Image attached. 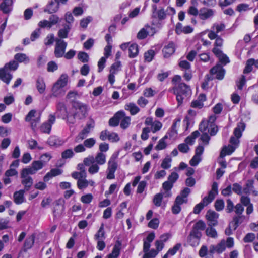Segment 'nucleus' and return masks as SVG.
Wrapping results in <instances>:
<instances>
[{"label": "nucleus", "mask_w": 258, "mask_h": 258, "mask_svg": "<svg viewBox=\"0 0 258 258\" xmlns=\"http://www.w3.org/2000/svg\"><path fill=\"white\" fill-rule=\"evenodd\" d=\"M62 171L61 169L58 168L52 169L49 172H48L44 177L43 180L44 182H47L53 177L60 175Z\"/></svg>", "instance_id": "a878e982"}, {"label": "nucleus", "mask_w": 258, "mask_h": 258, "mask_svg": "<svg viewBox=\"0 0 258 258\" xmlns=\"http://www.w3.org/2000/svg\"><path fill=\"white\" fill-rule=\"evenodd\" d=\"M214 14L213 10L203 8L200 10L199 16L202 20H206L212 17Z\"/></svg>", "instance_id": "5701e85b"}, {"label": "nucleus", "mask_w": 258, "mask_h": 258, "mask_svg": "<svg viewBox=\"0 0 258 258\" xmlns=\"http://www.w3.org/2000/svg\"><path fill=\"white\" fill-rule=\"evenodd\" d=\"M14 59L17 62L24 63L27 64L30 61V59L26 54L22 53H18L15 55Z\"/></svg>", "instance_id": "c756f323"}, {"label": "nucleus", "mask_w": 258, "mask_h": 258, "mask_svg": "<svg viewBox=\"0 0 258 258\" xmlns=\"http://www.w3.org/2000/svg\"><path fill=\"white\" fill-rule=\"evenodd\" d=\"M153 123L150 130L153 133L159 131L162 127V123L158 120H154V122Z\"/></svg>", "instance_id": "603ef678"}, {"label": "nucleus", "mask_w": 258, "mask_h": 258, "mask_svg": "<svg viewBox=\"0 0 258 258\" xmlns=\"http://www.w3.org/2000/svg\"><path fill=\"white\" fill-rule=\"evenodd\" d=\"M73 108L75 109L74 117L79 119L85 117L88 109V106L86 104L76 101L73 104Z\"/></svg>", "instance_id": "39448f33"}, {"label": "nucleus", "mask_w": 258, "mask_h": 258, "mask_svg": "<svg viewBox=\"0 0 258 258\" xmlns=\"http://www.w3.org/2000/svg\"><path fill=\"white\" fill-rule=\"evenodd\" d=\"M124 116V112L118 111L114 116L109 120V125L110 126L115 127L118 125L120 120Z\"/></svg>", "instance_id": "aec40b11"}, {"label": "nucleus", "mask_w": 258, "mask_h": 258, "mask_svg": "<svg viewBox=\"0 0 258 258\" xmlns=\"http://www.w3.org/2000/svg\"><path fill=\"white\" fill-rule=\"evenodd\" d=\"M34 239L35 236L33 235L28 237L25 241L24 247L27 249L30 248L34 244Z\"/></svg>", "instance_id": "3c124183"}, {"label": "nucleus", "mask_w": 258, "mask_h": 258, "mask_svg": "<svg viewBox=\"0 0 258 258\" xmlns=\"http://www.w3.org/2000/svg\"><path fill=\"white\" fill-rule=\"evenodd\" d=\"M235 146L229 145L228 146L224 147L220 153V157H223L226 155L231 154L236 149Z\"/></svg>", "instance_id": "72a5a7b5"}, {"label": "nucleus", "mask_w": 258, "mask_h": 258, "mask_svg": "<svg viewBox=\"0 0 258 258\" xmlns=\"http://www.w3.org/2000/svg\"><path fill=\"white\" fill-rule=\"evenodd\" d=\"M243 216L238 215V216H236L233 217V222L231 223L232 226V228L233 230L236 229L239 225L241 223L242 221V219Z\"/></svg>", "instance_id": "49530a36"}, {"label": "nucleus", "mask_w": 258, "mask_h": 258, "mask_svg": "<svg viewBox=\"0 0 258 258\" xmlns=\"http://www.w3.org/2000/svg\"><path fill=\"white\" fill-rule=\"evenodd\" d=\"M18 66V63L16 61L12 60L9 63H6L4 68L9 72V71H15L17 69Z\"/></svg>", "instance_id": "79ce46f5"}, {"label": "nucleus", "mask_w": 258, "mask_h": 258, "mask_svg": "<svg viewBox=\"0 0 258 258\" xmlns=\"http://www.w3.org/2000/svg\"><path fill=\"white\" fill-rule=\"evenodd\" d=\"M52 156L49 153H45L42 155L39 158V161L43 163L44 165H45L51 159Z\"/></svg>", "instance_id": "5fc2aeb1"}, {"label": "nucleus", "mask_w": 258, "mask_h": 258, "mask_svg": "<svg viewBox=\"0 0 258 258\" xmlns=\"http://www.w3.org/2000/svg\"><path fill=\"white\" fill-rule=\"evenodd\" d=\"M153 28L147 25L141 29L137 34V38L139 39H143L147 37L149 34L152 31Z\"/></svg>", "instance_id": "393cba45"}, {"label": "nucleus", "mask_w": 258, "mask_h": 258, "mask_svg": "<svg viewBox=\"0 0 258 258\" xmlns=\"http://www.w3.org/2000/svg\"><path fill=\"white\" fill-rule=\"evenodd\" d=\"M129 57L134 58L137 56L139 52L138 46L137 44H131L128 48Z\"/></svg>", "instance_id": "58836bf2"}, {"label": "nucleus", "mask_w": 258, "mask_h": 258, "mask_svg": "<svg viewBox=\"0 0 258 258\" xmlns=\"http://www.w3.org/2000/svg\"><path fill=\"white\" fill-rule=\"evenodd\" d=\"M59 5L58 0H51L47 5L44 12L49 14L55 13L58 10Z\"/></svg>", "instance_id": "f3484780"}, {"label": "nucleus", "mask_w": 258, "mask_h": 258, "mask_svg": "<svg viewBox=\"0 0 258 258\" xmlns=\"http://www.w3.org/2000/svg\"><path fill=\"white\" fill-rule=\"evenodd\" d=\"M120 120H121L120 126L122 128H127L131 124V117L130 116H126L125 113L124 116H123Z\"/></svg>", "instance_id": "a19ab883"}, {"label": "nucleus", "mask_w": 258, "mask_h": 258, "mask_svg": "<svg viewBox=\"0 0 258 258\" xmlns=\"http://www.w3.org/2000/svg\"><path fill=\"white\" fill-rule=\"evenodd\" d=\"M245 124L243 122H240L237 124V127L234 129V134L235 137H231L230 139L231 145L238 146L239 143V138L242 136V132L245 130Z\"/></svg>", "instance_id": "1a4fd4ad"}, {"label": "nucleus", "mask_w": 258, "mask_h": 258, "mask_svg": "<svg viewBox=\"0 0 258 258\" xmlns=\"http://www.w3.org/2000/svg\"><path fill=\"white\" fill-rule=\"evenodd\" d=\"M164 196L165 197V194L162 192L157 194L154 196L153 202L156 207L161 206Z\"/></svg>", "instance_id": "e433bc0d"}, {"label": "nucleus", "mask_w": 258, "mask_h": 258, "mask_svg": "<svg viewBox=\"0 0 258 258\" xmlns=\"http://www.w3.org/2000/svg\"><path fill=\"white\" fill-rule=\"evenodd\" d=\"M71 25L70 24H65L64 27L60 29L58 32V36L59 39H63L68 37V35L71 29Z\"/></svg>", "instance_id": "7c9ffc66"}, {"label": "nucleus", "mask_w": 258, "mask_h": 258, "mask_svg": "<svg viewBox=\"0 0 258 258\" xmlns=\"http://www.w3.org/2000/svg\"><path fill=\"white\" fill-rule=\"evenodd\" d=\"M78 58L83 63L87 62L89 61V55L84 52H79L78 54Z\"/></svg>", "instance_id": "4d7b16f0"}, {"label": "nucleus", "mask_w": 258, "mask_h": 258, "mask_svg": "<svg viewBox=\"0 0 258 258\" xmlns=\"http://www.w3.org/2000/svg\"><path fill=\"white\" fill-rule=\"evenodd\" d=\"M36 86L39 93L43 94L45 92L46 85L44 80L42 78L40 77L37 79Z\"/></svg>", "instance_id": "2f4dec72"}, {"label": "nucleus", "mask_w": 258, "mask_h": 258, "mask_svg": "<svg viewBox=\"0 0 258 258\" xmlns=\"http://www.w3.org/2000/svg\"><path fill=\"white\" fill-rule=\"evenodd\" d=\"M202 160L201 157L195 154L191 159L189 161L190 165L192 166H196L201 162Z\"/></svg>", "instance_id": "338daca9"}, {"label": "nucleus", "mask_w": 258, "mask_h": 258, "mask_svg": "<svg viewBox=\"0 0 258 258\" xmlns=\"http://www.w3.org/2000/svg\"><path fill=\"white\" fill-rule=\"evenodd\" d=\"M24 193L25 190L23 189L14 192L13 195L14 201L16 204L19 205L24 202Z\"/></svg>", "instance_id": "bb28decb"}, {"label": "nucleus", "mask_w": 258, "mask_h": 258, "mask_svg": "<svg viewBox=\"0 0 258 258\" xmlns=\"http://www.w3.org/2000/svg\"><path fill=\"white\" fill-rule=\"evenodd\" d=\"M201 236V232H197L195 231H191L189 236L187 237L188 243L192 247H196L198 246L200 243Z\"/></svg>", "instance_id": "4468645a"}, {"label": "nucleus", "mask_w": 258, "mask_h": 258, "mask_svg": "<svg viewBox=\"0 0 258 258\" xmlns=\"http://www.w3.org/2000/svg\"><path fill=\"white\" fill-rule=\"evenodd\" d=\"M44 166L39 160L34 161L30 167L24 169L23 174H34Z\"/></svg>", "instance_id": "f8f14e48"}, {"label": "nucleus", "mask_w": 258, "mask_h": 258, "mask_svg": "<svg viewBox=\"0 0 258 258\" xmlns=\"http://www.w3.org/2000/svg\"><path fill=\"white\" fill-rule=\"evenodd\" d=\"M67 45V43L62 39L58 38H55V45L54 51V54L55 57L61 58L64 55Z\"/></svg>", "instance_id": "0eeeda50"}, {"label": "nucleus", "mask_w": 258, "mask_h": 258, "mask_svg": "<svg viewBox=\"0 0 258 258\" xmlns=\"http://www.w3.org/2000/svg\"><path fill=\"white\" fill-rule=\"evenodd\" d=\"M210 73L212 75L216 74L217 79L222 80L224 76L225 70L221 64H217L210 70Z\"/></svg>", "instance_id": "a211bd4d"}, {"label": "nucleus", "mask_w": 258, "mask_h": 258, "mask_svg": "<svg viewBox=\"0 0 258 258\" xmlns=\"http://www.w3.org/2000/svg\"><path fill=\"white\" fill-rule=\"evenodd\" d=\"M225 28V25L223 23H214L208 31V37L211 40H214L218 33L223 31Z\"/></svg>", "instance_id": "9b49d317"}, {"label": "nucleus", "mask_w": 258, "mask_h": 258, "mask_svg": "<svg viewBox=\"0 0 258 258\" xmlns=\"http://www.w3.org/2000/svg\"><path fill=\"white\" fill-rule=\"evenodd\" d=\"M121 243L119 241H116L115 243L112 252L110 253L114 258H117L120 254Z\"/></svg>", "instance_id": "4c0bfd02"}, {"label": "nucleus", "mask_w": 258, "mask_h": 258, "mask_svg": "<svg viewBox=\"0 0 258 258\" xmlns=\"http://www.w3.org/2000/svg\"><path fill=\"white\" fill-rule=\"evenodd\" d=\"M57 111L60 112L61 115L62 116V117L64 118L65 117L67 116V108L65 104L62 102H58L56 106Z\"/></svg>", "instance_id": "a18cd8bd"}, {"label": "nucleus", "mask_w": 258, "mask_h": 258, "mask_svg": "<svg viewBox=\"0 0 258 258\" xmlns=\"http://www.w3.org/2000/svg\"><path fill=\"white\" fill-rule=\"evenodd\" d=\"M167 138V136H165L163 138L161 139L158 144L156 146L155 149L157 150H163L166 147V143L165 142V139Z\"/></svg>", "instance_id": "864d4df0"}, {"label": "nucleus", "mask_w": 258, "mask_h": 258, "mask_svg": "<svg viewBox=\"0 0 258 258\" xmlns=\"http://www.w3.org/2000/svg\"><path fill=\"white\" fill-rule=\"evenodd\" d=\"M171 159L169 157L164 158L161 163V166L162 168L167 169L171 167Z\"/></svg>", "instance_id": "bf43d9fd"}, {"label": "nucleus", "mask_w": 258, "mask_h": 258, "mask_svg": "<svg viewBox=\"0 0 258 258\" xmlns=\"http://www.w3.org/2000/svg\"><path fill=\"white\" fill-rule=\"evenodd\" d=\"M88 186V180L86 179H79L77 181V186L79 189H83Z\"/></svg>", "instance_id": "13d9d810"}, {"label": "nucleus", "mask_w": 258, "mask_h": 258, "mask_svg": "<svg viewBox=\"0 0 258 258\" xmlns=\"http://www.w3.org/2000/svg\"><path fill=\"white\" fill-rule=\"evenodd\" d=\"M55 122V116L54 115L50 114L48 117V119L43 123L40 127V130L41 132L44 133L49 134L50 133L52 125Z\"/></svg>", "instance_id": "ddd939ff"}, {"label": "nucleus", "mask_w": 258, "mask_h": 258, "mask_svg": "<svg viewBox=\"0 0 258 258\" xmlns=\"http://www.w3.org/2000/svg\"><path fill=\"white\" fill-rule=\"evenodd\" d=\"M218 217L219 214L215 211L208 210L206 215L208 226L210 227L216 226L218 224Z\"/></svg>", "instance_id": "2eb2a0df"}, {"label": "nucleus", "mask_w": 258, "mask_h": 258, "mask_svg": "<svg viewBox=\"0 0 258 258\" xmlns=\"http://www.w3.org/2000/svg\"><path fill=\"white\" fill-rule=\"evenodd\" d=\"M178 149L180 152L183 153H186L190 150V148L188 146V145L185 142L178 145Z\"/></svg>", "instance_id": "680f3d73"}, {"label": "nucleus", "mask_w": 258, "mask_h": 258, "mask_svg": "<svg viewBox=\"0 0 258 258\" xmlns=\"http://www.w3.org/2000/svg\"><path fill=\"white\" fill-rule=\"evenodd\" d=\"M57 69L58 66L55 62L51 61L48 63L47 67V70L48 72H53L54 71L57 70Z\"/></svg>", "instance_id": "0e129e2a"}, {"label": "nucleus", "mask_w": 258, "mask_h": 258, "mask_svg": "<svg viewBox=\"0 0 258 258\" xmlns=\"http://www.w3.org/2000/svg\"><path fill=\"white\" fill-rule=\"evenodd\" d=\"M246 83L245 77L242 75L239 79L236 82L237 86L238 89L242 90L243 86Z\"/></svg>", "instance_id": "774afa93"}, {"label": "nucleus", "mask_w": 258, "mask_h": 258, "mask_svg": "<svg viewBox=\"0 0 258 258\" xmlns=\"http://www.w3.org/2000/svg\"><path fill=\"white\" fill-rule=\"evenodd\" d=\"M209 250L206 245H202L199 251V256L201 257H206L209 253Z\"/></svg>", "instance_id": "69168bd1"}, {"label": "nucleus", "mask_w": 258, "mask_h": 258, "mask_svg": "<svg viewBox=\"0 0 258 258\" xmlns=\"http://www.w3.org/2000/svg\"><path fill=\"white\" fill-rule=\"evenodd\" d=\"M234 244V239L232 237H229L226 240L222 239L217 245H211L210 246L209 254L213 255L214 253H222L225 250L226 247L231 248L233 247Z\"/></svg>", "instance_id": "f03ea898"}, {"label": "nucleus", "mask_w": 258, "mask_h": 258, "mask_svg": "<svg viewBox=\"0 0 258 258\" xmlns=\"http://www.w3.org/2000/svg\"><path fill=\"white\" fill-rule=\"evenodd\" d=\"M96 143V140L93 138H90L84 141L83 144L85 148H92Z\"/></svg>", "instance_id": "8fccbe9b"}, {"label": "nucleus", "mask_w": 258, "mask_h": 258, "mask_svg": "<svg viewBox=\"0 0 258 258\" xmlns=\"http://www.w3.org/2000/svg\"><path fill=\"white\" fill-rule=\"evenodd\" d=\"M64 205L59 204H57L54 208V216L55 217L60 216L62 214L64 210Z\"/></svg>", "instance_id": "de8ad7c7"}, {"label": "nucleus", "mask_w": 258, "mask_h": 258, "mask_svg": "<svg viewBox=\"0 0 258 258\" xmlns=\"http://www.w3.org/2000/svg\"><path fill=\"white\" fill-rule=\"evenodd\" d=\"M41 114L38 113L35 110H31L25 117V121L30 122L31 126L33 130H35L38 123L40 120Z\"/></svg>", "instance_id": "9d476101"}, {"label": "nucleus", "mask_w": 258, "mask_h": 258, "mask_svg": "<svg viewBox=\"0 0 258 258\" xmlns=\"http://www.w3.org/2000/svg\"><path fill=\"white\" fill-rule=\"evenodd\" d=\"M117 158V155L113 154L108 162V167L107 169V178L108 179H112L115 178L114 173L117 168V163L116 160Z\"/></svg>", "instance_id": "423d86ee"}, {"label": "nucleus", "mask_w": 258, "mask_h": 258, "mask_svg": "<svg viewBox=\"0 0 258 258\" xmlns=\"http://www.w3.org/2000/svg\"><path fill=\"white\" fill-rule=\"evenodd\" d=\"M68 82V76L62 74L57 82L53 85L52 88V96L58 97L64 93L63 88L67 85Z\"/></svg>", "instance_id": "7ed1b4c3"}, {"label": "nucleus", "mask_w": 258, "mask_h": 258, "mask_svg": "<svg viewBox=\"0 0 258 258\" xmlns=\"http://www.w3.org/2000/svg\"><path fill=\"white\" fill-rule=\"evenodd\" d=\"M200 135V133L198 131H195L192 133V134L188 136L185 139V142L189 145H192L195 142L196 139Z\"/></svg>", "instance_id": "c9c22d12"}, {"label": "nucleus", "mask_w": 258, "mask_h": 258, "mask_svg": "<svg viewBox=\"0 0 258 258\" xmlns=\"http://www.w3.org/2000/svg\"><path fill=\"white\" fill-rule=\"evenodd\" d=\"M95 127V122L93 120H90L87 122L85 126L79 133L76 138V141L78 142H80L85 139Z\"/></svg>", "instance_id": "6e6552de"}, {"label": "nucleus", "mask_w": 258, "mask_h": 258, "mask_svg": "<svg viewBox=\"0 0 258 258\" xmlns=\"http://www.w3.org/2000/svg\"><path fill=\"white\" fill-rule=\"evenodd\" d=\"M24 169L22 170L21 176L23 178L22 180V183L25 187V190H29L30 188L33 184V179L30 176H29V174H23Z\"/></svg>", "instance_id": "6ab92c4d"}, {"label": "nucleus", "mask_w": 258, "mask_h": 258, "mask_svg": "<svg viewBox=\"0 0 258 258\" xmlns=\"http://www.w3.org/2000/svg\"><path fill=\"white\" fill-rule=\"evenodd\" d=\"M180 122V119H177L174 120L173 124L172 125L171 130L168 132V135L170 138L174 137L177 134V131L176 129L177 123Z\"/></svg>", "instance_id": "ea45409f"}, {"label": "nucleus", "mask_w": 258, "mask_h": 258, "mask_svg": "<svg viewBox=\"0 0 258 258\" xmlns=\"http://www.w3.org/2000/svg\"><path fill=\"white\" fill-rule=\"evenodd\" d=\"M213 53L218 58L219 62L223 65H226L230 62L228 56L224 54L218 48H213Z\"/></svg>", "instance_id": "dca6fc26"}, {"label": "nucleus", "mask_w": 258, "mask_h": 258, "mask_svg": "<svg viewBox=\"0 0 258 258\" xmlns=\"http://www.w3.org/2000/svg\"><path fill=\"white\" fill-rule=\"evenodd\" d=\"M13 8L12 0H4L0 5V10L5 14L9 13Z\"/></svg>", "instance_id": "4be33fe9"}, {"label": "nucleus", "mask_w": 258, "mask_h": 258, "mask_svg": "<svg viewBox=\"0 0 258 258\" xmlns=\"http://www.w3.org/2000/svg\"><path fill=\"white\" fill-rule=\"evenodd\" d=\"M90 167L88 169V172L91 174H94L97 173L99 170V165H97V164L92 163L90 165Z\"/></svg>", "instance_id": "e2e57ef3"}, {"label": "nucleus", "mask_w": 258, "mask_h": 258, "mask_svg": "<svg viewBox=\"0 0 258 258\" xmlns=\"http://www.w3.org/2000/svg\"><path fill=\"white\" fill-rule=\"evenodd\" d=\"M124 109L130 111L132 115H135L140 112V108L134 103H129L125 104Z\"/></svg>", "instance_id": "cd10ccee"}, {"label": "nucleus", "mask_w": 258, "mask_h": 258, "mask_svg": "<svg viewBox=\"0 0 258 258\" xmlns=\"http://www.w3.org/2000/svg\"><path fill=\"white\" fill-rule=\"evenodd\" d=\"M105 238L104 225L102 223L97 232L94 235V239L95 240H104Z\"/></svg>", "instance_id": "473e14b6"}, {"label": "nucleus", "mask_w": 258, "mask_h": 258, "mask_svg": "<svg viewBox=\"0 0 258 258\" xmlns=\"http://www.w3.org/2000/svg\"><path fill=\"white\" fill-rule=\"evenodd\" d=\"M13 75L4 68L0 69V79L6 84L8 85L12 79Z\"/></svg>", "instance_id": "412c9836"}, {"label": "nucleus", "mask_w": 258, "mask_h": 258, "mask_svg": "<svg viewBox=\"0 0 258 258\" xmlns=\"http://www.w3.org/2000/svg\"><path fill=\"white\" fill-rule=\"evenodd\" d=\"M206 234L208 237L214 239L217 238L218 237L217 232L213 226H209L206 229Z\"/></svg>", "instance_id": "c03bdc74"}, {"label": "nucleus", "mask_w": 258, "mask_h": 258, "mask_svg": "<svg viewBox=\"0 0 258 258\" xmlns=\"http://www.w3.org/2000/svg\"><path fill=\"white\" fill-rule=\"evenodd\" d=\"M215 197L212 195V192H209L208 196L205 197L201 203H203L204 204V206H206L210 204L214 199Z\"/></svg>", "instance_id": "052dcab7"}, {"label": "nucleus", "mask_w": 258, "mask_h": 258, "mask_svg": "<svg viewBox=\"0 0 258 258\" xmlns=\"http://www.w3.org/2000/svg\"><path fill=\"white\" fill-rule=\"evenodd\" d=\"M175 45L173 42H169L168 45L164 46L163 53L164 57H169L175 52Z\"/></svg>", "instance_id": "b1692460"}, {"label": "nucleus", "mask_w": 258, "mask_h": 258, "mask_svg": "<svg viewBox=\"0 0 258 258\" xmlns=\"http://www.w3.org/2000/svg\"><path fill=\"white\" fill-rule=\"evenodd\" d=\"M173 186V184L172 182L168 181V180L164 182L162 184V188L165 190L164 192L165 194V197H170L171 196V192L170 191L171 189Z\"/></svg>", "instance_id": "f704fd0d"}, {"label": "nucleus", "mask_w": 258, "mask_h": 258, "mask_svg": "<svg viewBox=\"0 0 258 258\" xmlns=\"http://www.w3.org/2000/svg\"><path fill=\"white\" fill-rule=\"evenodd\" d=\"M169 91L173 93L176 96V100L178 105L181 104L185 97L189 96L191 94V89L189 86L184 83H180L176 85Z\"/></svg>", "instance_id": "f257e3e1"}, {"label": "nucleus", "mask_w": 258, "mask_h": 258, "mask_svg": "<svg viewBox=\"0 0 258 258\" xmlns=\"http://www.w3.org/2000/svg\"><path fill=\"white\" fill-rule=\"evenodd\" d=\"M205 228V223L200 220L198 221L195 225L193 226L192 229L191 231H195L197 232H201L199 230H203Z\"/></svg>", "instance_id": "09e8293b"}, {"label": "nucleus", "mask_w": 258, "mask_h": 258, "mask_svg": "<svg viewBox=\"0 0 258 258\" xmlns=\"http://www.w3.org/2000/svg\"><path fill=\"white\" fill-rule=\"evenodd\" d=\"M254 64V59L250 58L248 59L246 62L245 68L243 70L244 74H248L251 72L253 69V66Z\"/></svg>", "instance_id": "37998d69"}, {"label": "nucleus", "mask_w": 258, "mask_h": 258, "mask_svg": "<svg viewBox=\"0 0 258 258\" xmlns=\"http://www.w3.org/2000/svg\"><path fill=\"white\" fill-rule=\"evenodd\" d=\"M254 181L253 180H248L246 183V186L243 189V191L245 194H249L252 192L255 196L257 195V191L254 190L253 186Z\"/></svg>", "instance_id": "c85d7f7f"}, {"label": "nucleus", "mask_w": 258, "mask_h": 258, "mask_svg": "<svg viewBox=\"0 0 258 258\" xmlns=\"http://www.w3.org/2000/svg\"><path fill=\"white\" fill-rule=\"evenodd\" d=\"M106 155L103 153H97L94 157L93 156H89L85 158L83 160V163L85 166H89L92 163L97 164L98 165H103L106 163Z\"/></svg>", "instance_id": "20e7f679"}, {"label": "nucleus", "mask_w": 258, "mask_h": 258, "mask_svg": "<svg viewBox=\"0 0 258 258\" xmlns=\"http://www.w3.org/2000/svg\"><path fill=\"white\" fill-rule=\"evenodd\" d=\"M155 55V52L153 50H149L144 54V59L146 61L150 62Z\"/></svg>", "instance_id": "6e6d98bb"}]
</instances>
